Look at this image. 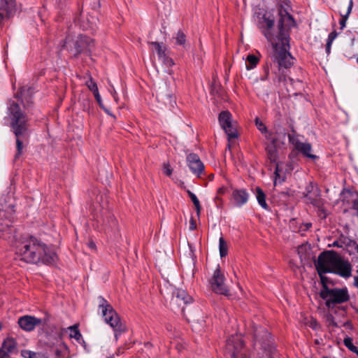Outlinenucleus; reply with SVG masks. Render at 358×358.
Listing matches in <instances>:
<instances>
[{"label":"nucleus","mask_w":358,"mask_h":358,"mask_svg":"<svg viewBox=\"0 0 358 358\" xmlns=\"http://www.w3.org/2000/svg\"><path fill=\"white\" fill-rule=\"evenodd\" d=\"M17 252L20 255V260L27 263H42L53 266L58 258L56 253L36 238L30 237L17 246Z\"/></svg>","instance_id":"nucleus-1"},{"label":"nucleus","mask_w":358,"mask_h":358,"mask_svg":"<svg viewBox=\"0 0 358 358\" xmlns=\"http://www.w3.org/2000/svg\"><path fill=\"white\" fill-rule=\"evenodd\" d=\"M294 18L290 14L286 13L280 22V38L275 43H271L273 49V57L280 66L286 69L293 64L294 58L289 50V29L294 25Z\"/></svg>","instance_id":"nucleus-2"},{"label":"nucleus","mask_w":358,"mask_h":358,"mask_svg":"<svg viewBox=\"0 0 358 358\" xmlns=\"http://www.w3.org/2000/svg\"><path fill=\"white\" fill-rule=\"evenodd\" d=\"M286 13L289 14L286 10H280V18L278 21V31L276 34H274V17L269 12L264 9H258L255 14V20L256 25L260 30L262 34L264 36L269 43H275L280 38V22L282 17L285 16Z\"/></svg>","instance_id":"nucleus-3"},{"label":"nucleus","mask_w":358,"mask_h":358,"mask_svg":"<svg viewBox=\"0 0 358 358\" xmlns=\"http://www.w3.org/2000/svg\"><path fill=\"white\" fill-rule=\"evenodd\" d=\"M98 308L106 323L108 324L115 332V338L126 330L125 325L122 323L120 318L113 306L102 296L97 297Z\"/></svg>","instance_id":"nucleus-4"},{"label":"nucleus","mask_w":358,"mask_h":358,"mask_svg":"<svg viewBox=\"0 0 358 358\" xmlns=\"http://www.w3.org/2000/svg\"><path fill=\"white\" fill-rule=\"evenodd\" d=\"M10 127L15 136H29V120L19 105L12 101L8 108Z\"/></svg>","instance_id":"nucleus-5"},{"label":"nucleus","mask_w":358,"mask_h":358,"mask_svg":"<svg viewBox=\"0 0 358 358\" xmlns=\"http://www.w3.org/2000/svg\"><path fill=\"white\" fill-rule=\"evenodd\" d=\"M315 268H350V264L334 250L322 252L314 260Z\"/></svg>","instance_id":"nucleus-6"},{"label":"nucleus","mask_w":358,"mask_h":358,"mask_svg":"<svg viewBox=\"0 0 358 358\" xmlns=\"http://www.w3.org/2000/svg\"><path fill=\"white\" fill-rule=\"evenodd\" d=\"M285 136V129L281 127H275L274 131H269L268 134L265 135V138L269 141L266 146V152L271 162H277L278 148L284 145Z\"/></svg>","instance_id":"nucleus-7"},{"label":"nucleus","mask_w":358,"mask_h":358,"mask_svg":"<svg viewBox=\"0 0 358 358\" xmlns=\"http://www.w3.org/2000/svg\"><path fill=\"white\" fill-rule=\"evenodd\" d=\"M320 296L325 301V305L329 309H332L336 304L345 303L350 299L346 287L336 288L334 286L328 287L326 285L324 289L320 290Z\"/></svg>","instance_id":"nucleus-8"},{"label":"nucleus","mask_w":358,"mask_h":358,"mask_svg":"<svg viewBox=\"0 0 358 358\" xmlns=\"http://www.w3.org/2000/svg\"><path fill=\"white\" fill-rule=\"evenodd\" d=\"M161 294L166 301H169L172 308H181L183 310L184 305L192 301V297L185 290L177 289L171 285L162 289Z\"/></svg>","instance_id":"nucleus-9"},{"label":"nucleus","mask_w":358,"mask_h":358,"mask_svg":"<svg viewBox=\"0 0 358 358\" xmlns=\"http://www.w3.org/2000/svg\"><path fill=\"white\" fill-rule=\"evenodd\" d=\"M288 139L289 143H291L294 150L301 153L303 157L310 159L313 161H315L318 159V157L314 154H312V145L308 142H302L299 139V135L296 133L295 131H292V134H288Z\"/></svg>","instance_id":"nucleus-10"},{"label":"nucleus","mask_w":358,"mask_h":358,"mask_svg":"<svg viewBox=\"0 0 358 358\" xmlns=\"http://www.w3.org/2000/svg\"><path fill=\"white\" fill-rule=\"evenodd\" d=\"M226 352L232 358H246L243 352V342L240 334L232 335L227 339Z\"/></svg>","instance_id":"nucleus-11"},{"label":"nucleus","mask_w":358,"mask_h":358,"mask_svg":"<svg viewBox=\"0 0 358 358\" xmlns=\"http://www.w3.org/2000/svg\"><path fill=\"white\" fill-rule=\"evenodd\" d=\"M212 290L217 294L224 296L229 295V289L226 282V278L223 270H215L210 280Z\"/></svg>","instance_id":"nucleus-12"},{"label":"nucleus","mask_w":358,"mask_h":358,"mask_svg":"<svg viewBox=\"0 0 358 358\" xmlns=\"http://www.w3.org/2000/svg\"><path fill=\"white\" fill-rule=\"evenodd\" d=\"M218 120L221 127L227 135L229 141L237 138V131L236 127L232 124L231 115L229 111L224 110L221 112L219 114Z\"/></svg>","instance_id":"nucleus-13"},{"label":"nucleus","mask_w":358,"mask_h":358,"mask_svg":"<svg viewBox=\"0 0 358 358\" xmlns=\"http://www.w3.org/2000/svg\"><path fill=\"white\" fill-rule=\"evenodd\" d=\"M297 252L302 264L301 266L312 267L315 257L313 255L312 248L310 244L304 243L298 247Z\"/></svg>","instance_id":"nucleus-14"},{"label":"nucleus","mask_w":358,"mask_h":358,"mask_svg":"<svg viewBox=\"0 0 358 358\" xmlns=\"http://www.w3.org/2000/svg\"><path fill=\"white\" fill-rule=\"evenodd\" d=\"M94 46V41L86 36H80L74 42V48L76 55L85 53L90 55Z\"/></svg>","instance_id":"nucleus-15"},{"label":"nucleus","mask_w":358,"mask_h":358,"mask_svg":"<svg viewBox=\"0 0 358 358\" xmlns=\"http://www.w3.org/2000/svg\"><path fill=\"white\" fill-rule=\"evenodd\" d=\"M157 98L159 101L164 102L165 104L173 105L175 103L173 88L166 81L159 87Z\"/></svg>","instance_id":"nucleus-16"},{"label":"nucleus","mask_w":358,"mask_h":358,"mask_svg":"<svg viewBox=\"0 0 358 358\" xmlns=\"http://www.w3.org/2000/svg\"><path fill=\"white\" fill-rule=\"evenodd\" d=\"M343 205L348 208L356 210L358 214V194L348 189H344L341 194Z\"/></svg>","instance_id":"nucleus-17"},{"label":"nucleus","mask_w":358,"mask_h":358,"mask_svg":"<svg viewBox=\"0 0 358 358\" xmlns=\"http://www.w3.org/2000/svg\"><path fill=\"white\" fill-rule=\"evenodd\" d=\"M187 162L192 172L197 176H200L204 171V165L200 160L199 156L196 154L191 153L187 155Z\"/></svg>","instance_id":"nucleus-18"},{"label":"nucleus","mask_w":358,"mask_h":358,"mask_svg":"<svg viewBox=\"0 0 358 358\" xmlns=\"http://www.w3.org/2000/svg\"><path fill=\"white\" fill-rule=\"evenodd\" d=\"M42 320L30 315L22 316L18 320L19 326L24 330L32 331L36 326L41 324Z\"/></svg>","instance_id":"nucleus-19"},{"label":"nucleus","mask_w":358,"mask_h":358,"mask_svg":"<svg viewBox=\"0 0 358 358\" xmlns=\"http://www.w3.org/2000/svg\"><path fill=\"white\" fill-rule=\"evenodd\" d=\"M13 210L9 206L6 209L0 208V231H3L9 228L13 220Z\"/></svg>","instance_id":"nucleus-20"},{"label":"nucleus","mask_w":358,"mask_h":358,"mask_svg":"<svg viewBox=\"0 0 358 358\" xmlns=\"http://www.w3.org/2000/svg\"><path fill=\"white\" fill-rule=\"evenodd\" d=\"M15 3L14 0L0 1V18L10 17L15 12Z\"/></svg>","instance_id":"nucleus-21"},{"label":"nucleus","mask_w":358,"mask_h":358,"mask_svg":"<svg viewBox=\"0 0 358 358\" xmlns=\"http://www.w3.org/2000/svg\"><path fill=\"white\" fill-rule=\"evenodd\" d=\"M234 203L238 206H242L247 203L249 194L245 189H235L231 194Z\"/></svg>","instance_id":"nucleus-22"},{"label":"nucleus","mask_w":358,"mask_h":358,"mask_svg":"<svg viewBox=\"0 0 358 358\" xmlns=\"http://www.w3.org/2000/svg\"><path fill=\"white\" fill-rule=\"evenodd\" d=\"M318 275L320 278V282L322 284V289H324L325 286L327 285L328 287H331L334 286L333 281L326 275L327 273H331L334 271V270H317Z\"/></svg>","instance_id":"nucleus-23"},{"label":"nucleus","mask_w":358,"mask_h":358,"mask_svg":"<svg viewBox=\"0 0 358 358\" xmlns=\"http://www.w3.org/2000/svg\"><path fill=\"white\" fill-rule=\"evenodd\" d=\"M254 337L257 341L262 343L267 341L270 334L264 328L254 327Z\"/></svg>","instance_id":"nucleus-24"},{"label":"nucleus","mask_w":358,"mask_h":358,"mask_svg":"<svg viewBox=\"0 0 358 358\" xmlns=\"http://www.w3.org/2000/svg\"><path fill=\"white\" fill-rule=\"evenodd\" d=\"M16 341L12 338H7L3 341L1 348L7 352V355L9 356V354L13 353L16 350Z\"/></svg>","instance_id":"nucleus-25"},{"label":"nucleus","mask_w":358,"mask_h":358,"mask_svg":"<svg viewBox=\"0 0 358 358\" xmlns=\"http://www.w3.org/2000/svg\"><path fill=\"white\" fill-rule=\"evenodd\" d=\"M256 197L259 204L264 208L267 210L268 205L266 201V195L262 191V189L259 187H257L256 189Z\"/></svg>","instance_id":"nucleus-26"},{"label":"nucleus","mask_w":358,"mask_h":358,"mask_svg":"<svg viewBox=\"0 0 358 358\" xmlns=\"http://www.w3.org/2000/svg\"><path fill=\"white\" fill-rule=\"evenodd\" d=\"M352 6H353V0H350L346 13L341 14V15L342 17L341 20L339 22L341 29H343L345 27L346 22H347L348 18L352 11Z\"/></svg>","instance_id":"nucleus-27"},{"label":"nucleus","mask_w":358,"mask_h":358,"mask_svg":"<svg viewBox=\"0 0 358 358\" xmlns=\"http://www.w3.org/2000/svg\"><path fill=\"white\" fill-rule=\"evenodd\" d=\"M57 345H58L59 348H57L55 350V356L57 357H61L62 356L63 350H66V345L62 342V332H58V338L56 341Z\"/></svg>","instance_id":"nucleus-28"},{"label":"nucleus","mask_w":358,"mask_h":358,"mask_svg":"<svg viewBox=\"0 0 358 358\" xmlns=\"http://www.w3.org/2000/svg\"><path fill=\"white\" fill-rule=\"evenodd\" d=\"M16 138V147H17V154L16 157L21 155L22 153L23 149V142L28 141L29 136H15Z\"/></svg>","instance_id":"nucleus-29"},{"label":"nucleus","mask_w":358,"mask_h":358,"mask_svg":"<svg viewBox=\"0 0 358 358\" xmlns=\"http://www.w3.org/2000/svg\"><path fill=\"white\" fill-rule=\"evenodd\" d=\"M259 59L254 55H249L246 58V69L247 70H251L255 68L258 64Z\"/></svg>","instance_id":"nucleus-30"},{"label":"nucleus","mask_w":358,"mask_h":358,"mask_svg":"<svg viewBox=\"0 0 358 358\" xmlns=\"http://www.w3.org/2000/svg\"><path fill=\"white\" fill-rule=\"evenodd\" d=\"M150 45H152L155 48V50L157 52L159 58H162V57H164L166 55L165 51L166 48L162 45V43L159 42H150L149 43Z\"/></svg>","instance_id":"nucleus-31"},{"label":"nucleus","mask_w":358,"mask_h":358,"mask_svg":"<svg viewBox=\"0 0 358 358\" xmlns=\"http://www.w3.org/2000/svg\"><path fill=\"white\" fill-rule=\"evenodd\" d=\"M189 198L191 199L192 203H194V206H195V208H196V214L198 216H199L200 215V213H201V206L200 205V202L198 199V198L196 197V196L191 191L189 190H187V191Z\"/></svg>","instance_id":"nucleus-32"},{"label":"nucleus","mask_w":358,"mask_h":358,"mask_svg":"<svg viewBox=\"0 0 358 358\" xmlns=\"http://www.w3.org/2000/svg\"><path fill=\"white\" fill-rule=\"evenodd\" d=\"M67 330L69 332L70 338H75L76 341H79L80 339L82 336L76 325L68 327Z\"/></svg>","instance_id":"nucleus-33"},{"label":"nucleus","mask_w":358,"mask_h":358,"mask_svg":"<svg viewBox=\"0 0 358 358\" xmlns=\"http://www.w3.org/2000/svg\"><path fill=\"white\" fill-rule=\"evenodd\" d=\"M219 250L222 257H225L227 255L228 246L223 237H220L219 239Z\"/></svg>","instance_id":"nucleus-34"},{"label":"nucleus","mask_w":358,"mask_h":358,"mask_svg":"<svg viewBox=\"0 0 358 358\" xmlns=\"http://www.w3.org/2000/svg\"><path fill=\"white\" fill-rule=\"evenodd\" d=\"M255 122L257 128L262 134H264V136L268 134L269 131H268L266 126L259 117H256Z\"/></svg>","instance_id":"nucleus-35"},{"label":"nucleus","mask_w":358,"mask_h":358,"mask_svg":"<svg viewBox=\"0 0 358 358\" xmlns=\"http://www.w3.org/2000/svg\"><path fill=\"white\" fill-rule=\"evenodd\" d=\"M175 39H176V44L180 45H185V41H186V36L183 33L182 31L179 30L176 34V36L175 37Z\"/></svg>","instance_id":"nucleus-36"},{"label":"nucleus","mask_w":358,"mask_h":358,"mask_svg":"<svg viewBox=\"0 0 358 358\" xmlns=\"http://www.w3.org/2000/svg\"><path fill=\"white\" fill-rule=\"evenodd\" d=\"M85 85L88 89L93 92V94L99 92L97 85L91 76L89 78L88 80L86 81Z\"/></svg>","instance_id":"nucleus-37"},{"label":"nucleus","mask_w":358,"mask_h":358,"mask_svg":"<svg viewBox=\"0 0 358 358\" xmlns=\"http://www.w3.org/2000/svg\"><path fill=\"white\" fill-rule=\"evenodd\" d=\"M344 345L350 350H356V347L352 343V339L350 337H345L343 340Z\"/></svg>","instance_id":"nucleus-38"},{"label":"nucleus","mask_w":358,"mask_h":358,"mask_svg":"<svg viewBox=\"0 0 358 358\" xmlns=\"http://www.w3.org/2000/svg\"><path fill=\"white\" fill-rule=\"evenodd\" d=\"M162 171L164 175L171 176L173 173V169L171 167L169 163H164L162 166Z\"/></svg>","instance_id":"nucleus-39"},{"label":"nucleus","mask_w":358,"mask_h":358,"mask_svg":"<svg viewBox=\"0 0 358 358\" xmlns=\"http://www.w3.org/2000/svg\"><path fill=\"white\" fill-rule=\"evenodd\" d=\"M352 270H334V273H336L345 278H348L351 276Z\"/></svg>","instance_id":"nucleus-40"},{"label":"nucleus","mask_w":358,"mask_h":358,"mask_svg":"<svg viewBox=\"0 0 358 358\" xmlns=\"http://www.w3.org/2000/svg\"><path fill=\"white\" fill-rule=\"evenodd\" d=\"M21 355L24 358H36L38 355L31 350H22Z\"/></svg>","instance_id":"nucleus-41"},{"label":"nucleus","mask_w":358,"mask_h":358,"mask_svg":"<svg viewBox=\"0 0 358 358\" xmlns=\"http://www.w3.org/2000/svg\"><path fill=\"white\" fill-rule=\"evenodd\" d=\"M87 20L88 21V24H83V28L84 29H93L96 25V19L95 17H92V19L90 20L87 18Z\"/></svg>","instance_id":"nucleus-42"},{"label":"nucleus","mask_w":358,"mask_h":358,"mask_svg":"<svg viewBox=\"0 0 358 358\" xmlns=\"http://www.w3.org/2000/svg\"><path fill=\"white\" fill-rule=\"evenodd\" d=\"M274 174H275V180H274V185H275L277 182H278V180H279V182H280L281 181H283L284 179H282L280 180V169H279V164H276V166H275V172H274Z\"/></svg>","instance_id":"nucleus-43"},{"label":"nucleus","mask_w":358,"mask_h":358,"mask_svg":"<svg viewBox=\"0 0 358 358\" xmlns=\"http://www.w3.org/2000/svg\"><path fill=\"white\" fill-rule=\"evenodd\" d=\"M160 59H162V62L167 66H172L174 64L173 59L171 58L167 57L166 55H165L164 57H162V58H160Z\"/></svg>","instance_id":"nucleus-44"},{"label":"nucleus","mask_w":358,"mask_h":358,"mask_svg":"<svg viewBox=\"0 0 358 358\" xmlns=\"http://www.w3.org/2000/svg\"><path fill=\"white\" fill-rule=\"evenodd\" d=\"M338 33L336 31H331L329 36L327 42L332 43L334 39L337 37Z\"/></svg>","instance_id":"nucleus-45"},{"label":"nucleus","mask_w":358,"mask_h":358,"mask_svg":"<svg viewBox=\"0 0 358 358\" xmlns=\"http://www.w3.org/2000/svg\"><path fill=\"white\" fill-rule=\"evenodd\" d=\"M344 242L341 239L336 240L334 241L331 244H329V247H336V248H343Z\"/></svg>","instance_id":"nucleus-46"},{"label":"nucleus","mask_w":358,"mask_h":358,"mask_svg":"<svg viewBox=\"0 0 358 358\" xmlns=\"http://www.w3.org/2000/svg\"><path fill=\"white\" fill-rule=\"evenodd\" d=\"M94 97H95L96 101L98 102L99 106L102 108L103 107V105L102 100H101V96L99 94V92H96V93L94 94Z\"/></svg>","instance_id":"nucleus-47"},{"label":"nucleus","mask_w":358,"mask_h":358,"mask_svg":"<svg viewBox=\"0 0 358 358\" xmlns=\"http://www.w3.org/2000/svg\"><path fill=\"white\" fill-rule=\"evenodd\" d=\"M327 322L329 323V324H331V325H332L334 327H336L337 326L336 323L334 322L333 315H328L327 316Z\"/></svg>","instance_id":"nucleus-48"},{"label":"nucleus","mask_w":358,"mask_h":358,"mask_svg":"<svg viewBox=\"0 0 358 358\" xmlns=\"http://www.w3.org/2000/svg\"><path fill=\"white\" fill-rule=\"evenodd\" d=\"M311 226H312L311 223L302 224L300 226V231H307L311 227Z\"/></svg>","instance_id":"nucleus-49"},{"label":"nucleus","mask_w":358,"mask_h":358,"mask_svg":"<svg viewBox=\"0 0 358 358\" xmlns=\"http://www.w3.org/2000/svg\"><path fill=\"white\" fill-rule=\"evenodd\" d=\"M189 222H190L189 223V229L192 230V231L196 229V227L195 220L193 218H191Z\"/></svg>","instance_id":"nucleus-50"},{"label":"nucleus","mask_w":358,"mask_h":358,"mask_svg":"<svg viewBox=\"0 0 358 358\" xmlns=\"http://www.w3.org/2000/svg\"><path fill=\"white\" fill-rule=\"evenodd\" d=\"M331 44L332 43H328L327 42V44H326V52L327 53V55H329L330 52H331Z\"/></svg>","instance_id":"nucleus-51"},{"label":"nucleus","mask_w":358,"mask_h":358,"mask_svg":"<svg viewBox=\"0 0 358 358\" xmlns=\"http://www.w3.org/2000/svg\"><path fill=\"white\" fill-rule=\"evenodd\" d=\"M6 357H8L7 352H4L3 350L0 348V358H6Z\"/></svg>","instance_id":"nucleus-52"},{"label":"nucleus","mask_w":358,"mask_h":358,"mask_svg":"<svg viewBox=\"0 0 358 358\" xmlns=\"http://www.w3.org/2000/svg\"><path fill=\"white\" fill-rule=\"evenodd\" d=\"M102 109H103V110H104V111H105L108 115H110V116H111V117H113L114 119H115V116L113 113H110V111L108 108H106V107H104V106H103V107L102 108Z\"/></svg>","instance_id":"nucleus-53"},{"label":"nucleus","mask_w":358,"mask_h":358,"mask_svg":"<svg viewBox=\"0 0 358 358\" xmlns=\"http://www.w3.org/2000/svg\"><path fill=\"white\" fill-rule=\"evenodd\" d=\"M111 94H112V96H113L115 101L116 102H117L118 101V97H117L116 91L115 90H113V91L111 92Z\"/></svg>","instance_id":"nucleus-54"},{"label":"nucleus","mask_w":358,"mask_h":358,"mask_svg":"<svg viewBox=\"0 0 358 358\" xmlns=\"http://www.w3.org/2000/svg\"><path fill=\"white\" fill-rule=\"evenodd\" d=\"M317 326H318V324L315 320H314L311 322V327L313 328L316 329L317 327Z\"/></svg>","instance_id":"nucleus-55"},{"label":"nucleus","mask_w":358,"mask_h":358,"mask_svg":"<svg viewBox=\"0 0 358 358\" xmlns=\"http://www.w3.org/2000/svg\"><path fill=\"white\" fill-rule=\"evenodd\" d=\"M350 242L352 243V245L355 246V248L358 252V244L355 241H350Z\"/></svg>","instance_id":"nucleus-56"},{"label":"nucleus","mask_w":358,"mask_h":358,"mask_svg":"<svg viewBox=\"0 0 358 358\" xmlns=\"http://www.w3.org/2000/svg\"><path fill=\"white\" fill-rule=\"evenodd\" d=\"M69 42V38H66L65 40V44L64 45V47H66V44Z\"/></svg>","instance_id":"nucleus-57"},{"label":"nucleus","mask_w":358,"mask_h":358,"mask_svg":"<svg viewBox=\"0 0 358 358\" xmlns=\"http://www.w3.org/2000/svg\"><path fill=\"white\" fill-rule=\"evenodd\" d=\"M90 248H94L95 247L94 243H92H92H90Z\"/></svg>","instance_id":"nucleus-58"},{"label":"nucleus","mask_w":358,"mask_h":358,"mask_svg":"<svg viewBox=\"0 0 358 358\" xmlns=\"http://www.w3.org/2000/svg\"><path fill=\"white\" fill-rule=\"evenodd\" d=\"M353 352L356 353L358 355V349L356 348V350L352 351Z\"/></svg>","instance_id":"nucleus-59"},{"label":"nucleus","mask_w":358,"mask_h":358,"mask_svg":"<svg viewBox=\"0 0 358 358\" xmlns=\"http://www.w3.org/2000/svg\"><path fill=\"white\" fill-rule=\"evenodd\" d=\"M191 261L192 262V264H193V266H194V262L193 259H191Z\"/></svg>","instance_id":"nucleus-60"},{"label":"nucleus","mask_w":358,"mask_h":358,"mask_svg":"<svg viewBox=\"0 0 358 358\" xmlns=\"http://www.w3.org/2000/svg\"><path fill=\"white\" fill-rule=\"evenodd\" d=\"M323 358H327V357H323Z\"/></svg>","instance_id":"nucleus-61"}]
</instances>
